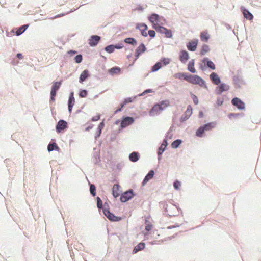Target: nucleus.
<instances>
[{"label":"nucleus","instance_id":"obj_1","mask_svg":"<svg viewBox=\"0 0 261 261\" xmlns=\"http://www.w3.org/2000/svg\"><path fill=\"white\" fill-rule=\"evenodd\" d=\"M163 207L167 215L170 217L175 216L177 215L179 213L177 207L172 203L168 204L164 203Z\"/></svg>","mask_w":261,"mask_h":261},{"label":"nucleus","instance_id":"obj_2","mask_svg":"<svg viewBox=\"0 0 261 261\" xmlns=\"http://www.w3.org/2000/svg\"><path fill=\"white\" fill-rule=\"evenodd\" d=\"M149 20L152 24V28L160 25H163L165 20L160 17L158 14H152L149 17Z\"/></svg>","mask_w":261,"mask_h":261},{"label":"nucleus","instance_id":"obj_3","mask_svg":"<svg viewBox=\"0 0 261 261\" xmlns=\"http://www.w3.org/2000/svg\"><path fill=\"white\" fill-rule=\"evenodd\" d=\"M187 81L192 84L199 85L200 86H202L204 84L202 79L196 75L189 74Z\"/></svg>","mask_w":261,"mask_h":261},{"label":"nucleus","instance_id":"obj_4","mask_svg":"<svg viewBox=\"0 0 261 261\" xmlns=\"http://www.w3.org/2000/svg\"><path fill=\"white\" fill-rule=\"evenodd\" d=\"M61 85V82H56L53 83L50 91V99L51 101H54L55 100L56 92L60 88Z\"/></svg>","mask_w":261,"mask_h":261},{"label":"nucleus","instance_id":"obj_5","mask_svg":"<svg viewBox=\"0 0 261 261\" xmlns=\"http://www.w3.org/2000/svg\"><path fill=\"white\" fill-rule=\"evenodd\" d=\"M103 212L105 215L111 221H118L121 220L120 217L115 216L113 214L111 213L109 210L106 207L103 208Z\"/></svg>","mask_w":261,"mask_h":261},{"label":"nucleus","instance_id":"obj_6","mask_svg":"<svg viewBox=\"0 0 261 261\" xmlns=\"http://www.w3.org/2000/svg\"><path fill=\"white\" fill-rule=\"evenodd\" d=\"M133 196V193L132 191L129 190L126 191L121 195L120 196V200L122 202H125L132 198Z\"/></svg>","mask_w":261,"mask_h":261},{"label":"nucleus","instance_id":"obj_7","mask_svg":"<svg viewBox=\"0 0 261 261\" xmlns=\"http://www.w3.org/2000/svg\"><path fill=\"white\" fill-rule=\"evenodd\" d=\"M231 102L233 105L237 107L239 109L243 110L245 109L244 103L238 98H234L232 99Z\"/></svg>","mask_w":261,"mask_h":261},{"label":"nucleus","instance_id":"obj_8","mask_svg":"<svg viewBox=\"0 0 261 261\" xmlns=\"http://www.w3.org/2000/svg\"><path fill=\"white\" fill-rule=\"evenodd\" d=\"M67 127V122L63 120H60L56 125V130L58 133L65 129Z\"/></svg>","mask_w":261,"mask_h":261},{"label":"nucleus","instance_id":"obj_9","mask_svg":"<svg viewBox=\"0 0 261 261\" xmlns=\"http://www.w3.org/2000/svg\"><path fill=\"white\" fill-rule=\"evenodd\" d=\"M229 89V86L224 83L220 84L215 89V92L217 94H220L223 91H227Z\"/></svg>","mask_w":261,"mask_h":261},{"label":"nucleus","instance_id":"obj_10","mask_svg":"<svg viewBox=\"0 0 261 261\" xmlns=\"http://www.w3.org/2000/svg\"><path fill=\"white\" fill-rule=\"evenodd\" d=\"M201 66L203 70H205L207 68H212V62L207 58H204L202 60Z\"/></svg>","mask_w":261,"mask_h":261},{"label":"nucleus","instance_id":"obj_11","mask_svg":"<svg viewBox=\"0 0 261 261\" xmlns=\"http://www.w3.org/2000/svg\"><path fill=\"white\" fill-rule=\"evenodd\" d=\"M100 40V37L97 35H93L89 40V44L91 46L96 45Z\"/></svg>","mask_w":261,"mask_h":261},{"label":"nucleus","instance_id":"obj_12","mask_svg":"<svg viewBox=\"0 0 261 261\" xmlns=\"http://www.w3.org/2000/svg\"><path fill=\"white\" fill-rule=\"evenodd\" d=\"M134 122V119L130 117H127L124 118L121 122V126L122 127H125L131 124Z\"/></svg>","mask_w":261,"mask_h":261},{"label":"nucleus","instance_id":"obj_13","mask_svg":"<svg viewBox=\"0 0 261 261\" xmlns=\"http://www.w3.org/2000/svg\"><path fill=\"white\" fill-rule=\"evenodd\" d=\"M189 58V54L187 51L182 50L180 51L179 55V60L181 62L184 63H186Z\"/></svg>","mask_w":261,"mask_h":261},{"label":"nucleus","instance_id":"obj_14","mask_svg":"<svg viewBox=\"0 0 261 261\" xmlns=\"http://www.w3.org/2000/svg\"><path fill=\"white\" fill-rule=\"evenodd\" d=\"M120 187L118 184H115L112 188V194L114 197H118L120 196L121 191Z\"/></svg>","mask_w":261,"mask_h":261},{"label":"nucleus","instance_id":"obj_15","mask_svg":"<svg viewBox=\"0 0 261 261\" xmlns=\"http://www.w3.org/2000/svg\"><path fill=\"white\" fill-rule=\"evenodd\" d=\"M198 41L194 40L188 43L187 47L189 50L194 51L196 49Z\"/></svg>","mask_w":261,"mask_h":261},{"label":"nucleus","instance_id":"obj_16","mask_svg":"<svg viewBox=\"0 0 261 261\" xmlns=\"http://www.w3.org/2000/svg\"><path fill=\"white\" fill-rule=\"evenodd\" d=\"M146 47L144 44L142 43L137 48L136 50V57L138 58L140 55L146 51Z\"/></svg>","mask_w":261,"mask_h":261},{"label":"nucleus","instance_id":"obj_17","mask_svg":"<svg viewBox=\"0 0 261 261\" xmlns=\"http://www.w3.org/2000/svg\"><path fill=\"white\" fill-rule=\"evenodd\" d=\"M137 28L140 30L141 34L143 36H147L148 34L146 32V30H147L148 27L145 24H140L138 25Z\"/></svg>","mask_w":261,"mask_h":261},{"label":"nucleus","instance_id":"obj_18","mask_svg":"<svg viewBox=\"0 0 261 261\" xmlns=\"http://www.w3.org/2000/svg\"><path fill=\"white\" fill-rule=\"evenodd\" d=\"M189 74L186 73H177L174 74V76L176 79H178L179 80H185L187 81V79H188Z\"/></svg>","mask_w":261,"mask_h":261},{"label":"nucleus","instance_id":"obj_19","mask_svg":"<svg viewBox=\"0 0 261 261\" xmlns=\"http://www.w3.org/2000/svg\"><path fill=\"white\" fill-rule=\"evenodd\" d=\"M74 98L73 97V93H72L68 99V110L70 113H71L72 111V109L73 105H74Z\"/></svg>","mask_w":261,"mask_h":261},{"label":"nucleus","instance_id":"obj_20","mask_svg":"<svg viewBox=\"0 0 261 261\" xmlns=\"http://www.w3.org/2000/svg\"><path fill=\"white\" fill-rule=\"evenodd\" d=\"M154 175V171L150 170L147 175L145 177L143 181V185L146 184L150 179H152Z\"/></svg>","mask_w":261,"mask_h":261},{"label":"nucleus","instance_id":"obj_21","mask_svg":"<svg viewBox=\"0 0 261 261\" xmlns=\"http://www.w3.org/2000/svg\"><path fill=\"white\" fill-rule=\"evenodd\" d=\"M145 230L147 231H149L152 228V224L151 222V219L150 217H147L145 219Z\"/></svg>","mask_w":261,"mask_h":261},{"label":"nucleus","instance_id":"obj_22","mask_svg":"<svg viewBox=\"0 0 261 261\" xmlns=\"http://www.w3.org/2000/svg\"><path fill=\"white\" fill-rule=\"evenodd\" d=\"M145 245L144 243H140L136 246L135 247L133 253L135 254L138 251L143 250L145 248Z\"/></svg>","mask_w":261,"mask_h":261},{"label":"nucleus","instance_id":"obj_23","mask_svg":"<svg viewBox=\"0 0 261 261\" xmlns=\"http://www.w3.org/2000/svg\"><path fill=\"white\" fill-rule=\"evenodd\" d=\"M89 76L88 70H84L80 75V82L82 83Z\"/></svg>","mask_w":261,"mask_h":261},{"label":"nucleus","instance_id":"obj_24","mask_svg":"<svg viewBox=\"0 0 261 261\" xmlns=\"http://www.w3.org/2000/svg\"><path fill=\"white\" fill-rule=\"evenodd\" d=\"M129 159L132 162H137L139 160V153L136 152H132L129 155Z\"/></svg>","mask_w":261,"mask_h":261},{"label":"nucleus","instance_id":"obj_25","mask_svg":"<svg viewBox=\"0 0 261 261\" xmlns=\"http://www.w3.org/2000/svg\"><path fill=\"white\" fill-rule=\"evenodd\" d=\"M243 13L245 18L248 20H251L253 19L252 14L247 9H243Z\"/></svg>","mask_w":261,"mask_h":261},{"label":"nucleus","instance_id":"obj_26","mask_svg":"<svg viewBox=\"0 0 261 261\" xmlns=\"http://www.w3.org/2000/svg\"><path fill=\"white\" fill-rule=\"evenodd\" d=\"M163 110V109L162 108V106L160 105L159 104H156V105H154V106L152 107V108L151 110V112L158 113L159 111H162Z\"/></svg>","mask_w":261,"mask_h":261},{"label":"nucleus","instance_id":"obj_27","mask_svg":"<svg viewBox=\"0 0 261 261\" xmlns=\"http://www.w3.org/2000/svg\"><path fill=\"white\" fill-rule=\"evenodd\" d=\"M109 72L112 75L119 74L120 72V68L118 67H113L109 70Z\"/></svg>","mask_w":261,"mask_h":261},{"label":"nucleus","instance_id":"obj_28","mask_svg":"<svg viewBox=\"0 0 261 261\" xmlns=\"http://www.w3.org/2000/svg\"><path fill=\"white\" fill-rule=\"evenodd\" d=\"M59 147L56 143H50L48 145L47 150L48 151H51L54 150H58Z\"/></svg>","mask_w":261,"mask_h":261},{"label":"nucleus","instance_id":"obj_29","mask_svg":"<svg viewBox=\"0 0 261 261\" xmlns=\"http://www.w3.org/2000/svg\"><path fill=\"white\" fill-rule=\"evenodd\" d=\"M124 42L126 43L136 45L137 44L136 40L133 38H126L124 39Z\"/></svg>","mask_w":261,"mask_h":261},{"label":"nucleus","instance_id":"obj_30","mask_svg":"<svg viewBox=\"0 0 261 261\" xmlns=\"http://www.w3.org/2000/svg\"><path fill=\"white\" fill-rule=\"evenodd\" d=\"M200 38L203 41H207L210 38V36L206 32H202L200 34Z\"/></svg>","mask_w":261,"mask_h":261},{"label":"nucleus","instance_id":"obj_31","mask_svg":"<svg viewBox=\"0 0 261 261\" xmlns=\"http://www.w3.org/2000/svg\"><path fill=\"white\" fill-rule=\"evenodd\" d=\"M188 69L192 73H195L196 72V70L194 68V62L192 61H190L189 64H188Z\"/></svg>","mask_w":261,"mask_h":261},{"label":"nucleus","instance_id":"obj_32","mask_svg":"<svg viewBox=\"0 0 261 261\" xmlns=\"http://www.w3.org/2000/svg\"><path fill=\"white\" fill-rule=\"evenodd\" d=\"M220 83L221 81L218 75L216 73L213 72V84L218 85Z\"/></svg>","mask_w":261,"mask_h":261},{"label":"nucleus","instance_id":"obj_33","mask_svg":"<svg viewBox=\"0 0 261 261\" xmlns=\"http://www.w3.org/2000/svg\"><path fill=\"white\" fill-rule=\"evenodd\" d=\"M162 25H158L157 27L154 26V29L159 33L163 34L167 28L161 26Z\"/></svg>","mask_w":261,"mask_h":261},{"label":"nucleus","instance_id":"obj_34","mask_svg":"<svg viewBox=\"0 0 261 261\" xmlns=\"http://www.w3.org/2000/svg\"><path fill=\"white\" fill-rule=\"evenodd\" d=\"M28 25H23L19 28L16 31V35L17 36L21 35L22 33H23L25 31Z\"/></svg>","mask_w":261,"mask_h":261},{"label":"nucleus","instance_id":"obj_35","mask_svg":"<svg viewBox=\"0 0 261 261\" xmlns=\"http://www.w3.org/2000/svg\"><path fill=\"white\" fill-rule=\"evenodd\" d=\"M159 105L162 106L163 109L164 110L170 106V101L168 100H164L161 101Z\"/></svg>","mask_w":261,"mask_h":261},{"label":"nucleus","instance_id":"obj_36","mask_svg":"<svg viewBox=\"0 0 261 261\" xmlns=\"http://www.w3.org/2000/svg\"><path fill=\"white\" fill-rule=\"evenodd\" d=\"M181 143V141L179 139H177L174 142L171 144L172 147L173 148H177L180 144Z\"/></svg>","mask_w":261,"mask_h":261},{"label":"nucleus","instance_id":"obj_37","mask_svg":"<svg viewBox=\"0 0 261 261\" xmlns=\"http://www.w3.org/2000/svg\"><path fill=\"white\" fill-rule=\"evenodd\" d=\"M162 66L161 62H158L152 68V71H156L160 69Z\"/></svg>","mask_w":261,"mask_h":261},{"label":"nucleus","instance_id":"obj_38","mask_svg":"<svg viewBox=\"0 0 261 261\" xmlns=\"http://www.w3.org/2000/svg\"><path fill=\"white\" fill-rule=\"evenodd\" d=\"M115 50L114 45H110L106 47L105 50L109 53H113Z\"/></svg>","mask_w":261,"mask_h":261},{"label":"nucleus","instance_id":"obj_39","mask_svg":"<svg viewBox=\"0 0 261 261\" xmlns=\"http://www.w3.org/2000/svg\"><path fill=\"white\" fill-rule=\"evenodd\" d=\"M134 99V98H132V97L127 98L126 99H125L124 100L123 103L121 104V108H123L124 105H125L128 103L132 102Z\"/></svg>","mask_w":261,"mask_h":261},{"label":"nucleus","instance_id":"obj_40","mask_svg":"<svg viewBox=\"0 0 261 261\" xmlns=\"http://www.w3.org/2000/svg\"><path fill=\"white\" fill-rule=\"evenodd\" d=\"M165 34L166 37L167 38H171L172 37V32L170 30L166 29L165 31L163 33Z\"/></svg>","mask_w":261,"mask_h":261},{"label":"nucleus","instance_id":"obj_41","mask_svg":"<svg viewBox=\"0 0 261 261\" xmlns=\"http://www.w3.org/2000/svg\"><path fill=\"white\" fill-rule=\"evenodd\" d=\"M204 132L203 127H199L196 132V135L198 137H201L202 134Z\"/></svg>","mask_w":261,"mask_h":261},{"label":"nucleus","instance_id":"obj_42","mask_svg":"<svg viewBox=\"0 0 261 261\" xmlns=\"http://www.w3.org/2000/svg\"><path fill=\"white\" fill-rule=\"evenodd\" d=\"M90 192H91V194L93 196H95V195H96V192H95L96 188H95V186L94 185H90Z\"/></svg>","mask_w":261,"mask_h":261},{"label":"nucleus","instance_id":"obj_43","mask_svg":"<svg viewBox=\"0 0 261 261\" xmlns=\"http://www.w3.org/2000/svg\"><path fill=\"white\" fill-rule=\"evenodd\" d=\"M83 57L81 55H76L74 58L75 61L77 63H80L82 61Z\"/></svg>","mask_w":261,"mask_h":261},{"label":"nucleus","instance_id":"obj_44","mask_svg":"<svg viewBox=\"0 0 261 261\" xmlns=\"http://www.w3.org/2000/svg\"><path fill=\"white\" fill-rule=\"evenodd\" d=\"M191 97H192L195 105H198V97L195 95H194V94H192V93L191 94Z\"/></svg>","mask_w":261,"mask_h":261},{"label":"nucleus","instance_id":"obj_45","mask_svg":"<svg viewBox=\"0 0 261 261\" xmlns=\"http://www.w3.org/2000/svg\"><path fill=\"white\" fill-rule=\"evenodd\" d=\"M173 186L176 190H179L181 186V184L179 181L176 180L174 182Z\"/></svg>","mask_w":261,"mask_h":261},{"label":"nucleus","instance_id":"obj_46","mask_svg":"<svg viewBox=\"0 0 261 261\" xmlns=\"http://www.w3.org/2000/svg\"><path fill=\"white\" fill-rule=\"evenodd\" d=\"M97 205L99 208H101L102 206V201L99 197H97Z\"/></svg>","mask_w":261,"mask_h":261},{"label":"nucleus","instance_id":"obj_47","mask_svg":"<svg viewBox=\"0 0 261 261\" xmlns=\"http://www.w3.org/2000/svg\"><path fill=\"white\" fill-rule=\"evenodd\" d=\"M87 95V91L85 90H81L79 93L80 96L82 98L86 97Z\"/></svg>","mask_w":261,"mask_h":261},{"label":"nucleus","instance_id":"obj_48","mask_svg":"<svg viewBox=\"0 0 261 261\" xmlns=\"http://www.w3.org/2000/svg\"><path fill=\"white\" fill-rule=\"evenodd\" d=\"M209 50V47L207 45H203L201 50V54H204Z\"/></svg>","mask_w":261,"mask_h":261},{"label":"nucleus","instance_id":"obj_49","mask_svg":"<svg viewBox=\"0 0 261 261\" xmlns=\"http://www.w3.org/2000/svg\"><path fill=\"white\" fill-rule=\"evenodd\" d=\"M192 113V108L191 106H188L186 111V114L190 116Z\"/></svg>","mask_w":261,"mask_h":261},{"label":"nucleus","instance_id":"obj_50","mask_svg":"<svg viewBox=\"0 0 261 261\" xmlns=\"http://www.w3.org/2000/svg\"><path fill=\"white\" fill-rule=\"evenodd\" d=\"M204 128V130H211L212 128V125L211 123H208L204 125V126L203 127Z\"/></svg>","mask_w":261,"mask_h":261},{"label":"nucleus","instance_id":"obj_51","mask_svg":"<svg viewBox=\"0 0 261 261\" xmlns=\"http://www.w3.org/2000/svg\"><path fill=\"white\" fill-rule=\"evenodd\" d=\"M170 62V60L169 58H164L162 60V62L163 63L164 65L169 64Z\"/></svg>","mask_w":261,"mask_h":261},{"label":"nucleus","instance_id":"obj_52","mask_svg":"<svg viewBox=\"0 0 261 261\" xmlns=\"http://www.w3.org/2000/svg\"><path fill=\"white\" fill-rule=\"evenodd\" d=\"M223 102V97H219L218 98L217 101V103L218 106H221L222 105Z\"/></svg>","mask_w":261,"mask_h":261},{"label":"nucleus","instance_id":"obj_53","mask_svg":"<svg viewBox=\"0 0 261 261\" xmlns=\"http://www.w3.org/2000/svg\"><path fill=\"white\" fill-rule=\"evenodd\" d=\"M148 34L151 37H154L155 36V32L154 30H149Z\"/></svg>","mask_w":261,"mask_h":261},{"label":"nucleus","instance_id":"obj_54","mask_svg":"<svg viewBox=\"0 0 261 261\" xmlns=\"http://www.w3.org/2000/svg\"><path fill=\"white\" fill-rule=\"evenodd\" d=\"M100 119V116L99 115H96L92 117V120L93 121H96L99 120Z\"/></svg>","mask_w":261,"mask_h":261},{"label":"nucleus","instance_id":"obj_55","mask_svg":"<svg viewBox=\"0 0 261 261\" xmlns=\"http://www.w3.org/2000/svg\"><path fill=\"white\" fill-rule=\"evenodd\" d=\"M123 45L122 44H117V45H114V48H116V49H120V48H122L123 47Z\"/></svg>","mask_w":261,"mask_h":261},{"label":"nucleus","instance_id":"obj_56","mask_svg":"<svg viewBox=\"0 0 261 261\" xmlns=\"http://www.w3.org/2000/svg\"><path fill=\"white\" fill-rule=\"evenodd\" d=\"M103 126H104V123H103V122H101V123L99 124V126H98V128H99V129H100V130H99V133H101V129L103 128Z\"/></svg>","mask_w":261,"mask_h":261},{"label":"nucleus","instance_id":"obj_57","mask_svg":"<svg viewBox=\"0 0 261 261\" xmlns=\"http://www.w3.org/2000/svg\"><path fill=\"white\" fill-rule=\"evenodd\" d=\"M68 54L69 55H72L76 54V51H74V50H70L68 52Z\"/></svg>","mask_w":261,"mask_h":261},{"label":"nucleus","instance_id":"obj_58","mask_svg":"<svg viewBox=\"0 0 261 261\" xmlns=\"http://www.w3.org/2000/svg\"><path fill=\"white\" fill-rule=\"evenodd\" d=\"M17 57L20 59H22L23 58V56H22V55L20 53H18L17 54Z\"/></svg>","mask_w":261,"mask_h":261},{"label":"nucleus","instance_id":"obj_59","mask_svg":"<svg viewBox=\"0 0 261 261\" xmlns=\"http://www.w3.org/2000/svg\"><path fill=\"white\" fill-rule=\"evenodd\" d=\"M164 143V148L162 150V152L165 150V147H166V145H167V141L166 140H165L163 142Z\"/></svg>","mask_w":261,"mask_h":261},{"label":"nucleus","instance_id":"obj_60","mask_svg":"<svg viewBox=\"0 0 261 261\" xmlns=\"http://www.w3.org/2000/svg\"><path fill=\"white\" fill-rule=\"evenodd\" d=\"M199 117H202L203 116V114L202 111H200L199 113Z\"/></svg>","mask_w":261,"mask_h":261},{"label":"nucleus","instance_id":"obj_61","mask_svg":"<svg viewBox=\"0 0 261 261\" xmlns=\"http://www.w3.org/2000/svg\"><path fill=\"white\" fill-rule=\"evenodd\" d=\"M164 148V143H163L161 146V147L160 148V150H163V149Z\"/></svg>","mask_w":261,"mask_h":261},{"label":"nucleus","instance_id":"obj_62","mask_svg":"<svg viewBox=\"0 0 261 261\" xmlns=\"http://www.w3.org/2000/svg\"><path fill=\"white\" fill-rule=\"evenodd\" d=\"M122 108H121V107L119 109H118V110H117L116 111V112H117L120 111L121 110V109H122Z\"/></svg>","mask_w":261,"mask_h":261},{"label":"nucleus","instance_id":"obj_63","mask_svg":"<svg viewBox=\"0 0 261 261\" xmlns=\"http://www.w3.org/2000/svg\"><path fill=\"white\" fill-rule=\"evenodd\" d=\"M210 78L212 80V74L210 75Z\"/></svg>","mask_w":261,"mask_h":261},{"label":"nucleus","instance_id":"obj_64","mask_svg":"<svg viewBox=\"0 0 261 261\" xmlns=\"http://www.w3.org/2000/svg\"><path fill=\"white\" fill-rule=\"evenodd\" d=\"M215 66H214V65L213 64V70H214V69H215Z\"/></svg>","mask_w":261,"mask_h":261}]
</instances>
